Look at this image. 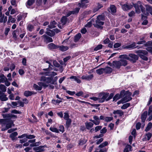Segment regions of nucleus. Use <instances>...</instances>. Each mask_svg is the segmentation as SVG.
<instances>
[{"label": "nucleus", "mask_w": 152, "mask_h": 152, "mask_svg": "<svg viewBox=\"0 0 152 152\" xmlns=\"http://www.w3.org/2000/svg\"><path fill=\"white\" fill-rule=\"evenodd\" d=\"M133 4L135 8V11L137 13L139 14L140 12V8L142 12H143V13H145V8L141 4L140 1H138L137 3L135 4Z\"/></svg>", "instance_id": "obj_1"}, {"label": "nucleus", "mask_w": 152, "mask_h": 152, "mask_svg": "<svg viewBox=\"0 0 152 152\" xmlns=\"http://www.w3.org/2000/svg\"><path fill=\"white\" fill-rule=\"evenodd\" d=\"M104 20V16L102 15H98L96 20V24L94 25V26L99 28L100 26L103 25L104 22L103 21Z\"/></svg>", "instance_id": "obj_2"}, {"label": "nucleus", "mask_w": 152, "mask_h": 152, "mask_svg": "<svg viewBox=\"0 0 152 152\" xmlns=\"http://www.w3.org/2000/svg\"><path fill=\"white\" fill-rule=\"evenodd\" d=\"M132 93L128 91H126V94L124 97L123 98L122 101L123 103L128 102L132 99L131 97Z\"/></svg>", "instance_id": "obj_3"}, {"label": "nucleus", "mask_w": 152, "mask_h": 152, "mask_svg": "<svg viewBox=\"0 0 152 152\" xmlns=\"http://www.w3.org/2000/svg\"><path fill=\"white\" fill-rule=\"evenodd\" d=\"M138 56L135 54L130 53L129 55L128 60L131 62L133 63L136 62L138 60Z\"/></svg>", "instance_id": "obj_4"}, {"label": "nucleus", "mask_w": 152, "mask_h": 152, "mask_svg": "<svg viewBox=\"0 0 152 152\" xmlns=\"http://www.w3.org/2000/svg\"><path fill=\"white\" fill-rule=\"evenodd\" d=\"M53 79V78L52 77H46L42 76L41 77L40 80L46 83L52 84V81Z\"/></svg>", "instance_id": "obj_5"}, {"label": "nucleus", "mask_w": 152, "mask_h": 152, "mask_svg": "<svg viewBox=\"0 0 152 152\" xmlns=\"http://www.w3.org/2000/svg\"><path fill=\"white\" fill-rule=\"evenodd\" d=\"M89 2V0H81L78 4V5L80 7L85 8L88 7Z\"/></svg>", "instance_id": "obj_6"}, {"label": "nucleus", "mask_w": 152, "mask_h": 152, "mask_svg": "<svg viewBox=\"0 0 152 152\" xmlns=\"http://www.w3.org/2000/svg\"><path fill=\"white\" fill-rule=\"evenodd\" d=\"M5 125L6 126H4L1 128V130L2 131H5V130L11 128L12 126H14L13 122L12 121H10L7 123L6 122Z\"/></svg>", "instance_id": "obj_7"}, {"label": "nucleus", "mask_w": 152, "mask_h": 152, "mask_svg": "<svg viewBox=\"0 0 152 152\" xmlns=\"http://www.w3.org/2000/svg\"><path fill=\"white\" fill-rule=\"evenodd\" d=\"M100 98H99V102L100 103H102L105 100L106 101L107 98L108 96V94L107 93H103L100 94Z\"/></svg>", "instance_id": "obj_8"}, {"label": "nucleus", "mask_w": 152, "mask_h": 152, "mask_svg": "<svg viewBox=\"0 0 152 152\" xmlns=\"http://www.w3.org/2000/svg\"><path fill=\"white\" fill-rule=\"evenodd\" d=\"M135 47V42H133L132 43L129 45L126 46H123L122 48L124 49H129V50H132L134 49V47Z\"/></svg>", "instance_id": "obj_9"}, {"label": "nucleus", "mask_w": 152, "mask_h": 152, "mask_svg": "<svg viewBox=\"0 0 152 152\" xmlns=\"http://www.w3.org/2000/svg\"><path fill=\"white\" fill-rule=\"evenodd\" d=\"M42 37L44 38V41L46 43H48L49 42H52L53 41V40L51 37L45 34L43 35Z\"/></svg>", "instance_id": "obj_10"}, {"label": "nucleus", "mask_w": 152, "mask_h": 152, "mask_svg": "<svg viewBox=\"0 0 152 152\" xmlns=\"http://www.w3.org/2000/svg\"><path fill=\"white\" fill-rule=\"evenodd\" d=\"M59 46L56 45L53 43H50L48 45V48L51 50H53L58 48Z\"/></svg>", "instance_id": "obj_11"}, {"label": "nucleus", "mask_w": 152, "mask_h": 152, "mask_svg": "<svg viewBox=\"0 0 152 152\" xmlns=\"http://www.w3.org/2000/svg\"><path fill=\"white\" fill-rule=\"evenodd\" d=\"M7 20V17L4 16V14H3L2 12H0V23H6Z\"/></svg>", "instance_id": "obj_12"}, {"label": "nucleus", "mask_w": 152, "mask_h": 152, "mask_svg": "<svg viewBox=\"0 0 152 152\" xmlns=\"http://www.w3.org/2000/svg\"><path fill=\"white\" fill-rule=\"evenodd\" d=\"M132 6L131 4H125L122 5V7L124 11H127L131 9L132 7Z\"/></svg>", "instance_id": "obj_13"}, {"label": "nucleus", "mask_w": 152, "mask_h": 152, "mask_svg": "<svg viewBox=\"0 0 152 152\" xmlns=\"http://www.w3.org/2000/svg\"><path fill=\"white\" fill-rule=\"evenodd\" d=\"M135 53L137 54L140 57V54H141L142 56L147 55L148 52L145 50H139L135 51Z\"/></svg>", "instance_id": "obj_14"}, {"label": "nucleus", "mask_w": 152, "mask_h": 152, "mask_svg": "<svg viewBox=\"0 0 152 152\" xmlns=\"http://www.w3.org/2000/svg\"><path fill=\"white\" fill-rule=\"evenodd\" d=\"M110 11H109V12H110L112 14L115 13L116 12V7L114 5H110Z\"/></svg>", "instance_id": "obj_15"}, {"label": "nucleus", "mask_w": 152, "mask_h": 152, "mask_svg": "<svg viewBox=\"0 0 152 152\" xmlns=\"http://www.w3.org/2000/svg\"><path fill=\"white\" fill-rule=\"evenodd\" d=\"M93 76H94L93 74L89 75H83L82 77L81 78L83 80H90L93 78Z\"/></svg>", "instance_id": "obj_16"}, {"label": "nucleus", "mask_w": 152, "mask_h": 152, "mask_svg": "<svg viewBox=\"0 0 152 152\" xmlns=\"http://www.w3.org/2000/svg\"><path fill=\"white\" fill-rule=\"evenodd\" d=\"M113 66L118 69H119L121 65L119 61H114L113 62Z\"/></svg>", "instance_id": "obj_17"}, {"label": "nucleus", "mask_w": 152, "mask_h": 152, "mask_svg": "<svg viewBox=\"0 0 152 152\" xmlns=\"http://www.w3.org/2000/svg\"><path fill=\"white\" fill-rule=\"evenodd\" d=\"M93 118L94 121V124L96 125H98L100 123L99 118L98 116L94 115L93 117Z\"/></svg>", "instance_id": "obj_18"}, {"label": "nucleus", "mask_w": 152, "mask_h": 152, "mask_svg": "<svg viewBox=\"0 0 152 152\" xmlns=\"http://www.w3.org/2000/svg\"><path fill=\"white\" fill-rule=\"evenodd\" d=\"M114 114H117L119 115V116L121 117L124 115V112L122 110H114L113 112Z\"/></svg>", "instance_id": "obj_19"}, {"label": "nucleus", "mask_w": 152, "mask_h": 152, "mask_svg": "<svg viewBox=\"0 0 152 152\" xmlns=\"http://www.w3.org/2000/svg\"><path fill=\"white\" fill-rule=\"evenodd\" d=\"M148 112L147 111L144 112L141 115V119L142 121L144 123L145 120L147 115Z\"/></svg>", "instance_id": "obj_20"}, {"label": "nucleus", "mask_w": 152, "mask_h": 152, "mask_svg": "<svg viewBox=\"0 0 152 152\" xmlns=\"http://www.w3.org/2000/svg\"><path fill=\"white\" fill-rule=\"evenodd\" d=\"M7 80L6 76L3 74H0V83H4Z\"/></svg>", "instance_id": "obj_21"}, {"label": "nucleus", "mask_w": 152, "mask_h": 152, "mask_svg": "<svg viewBox=\"0 0 152 152\" xmlns=\"http://www.w3.org/2000/svg\"><path fill=\"white\" fill-rule=\"evenodd\" d=\"M13 35V38L15 40H16L17 39V37L19 34L18 30H14L12 33Z\"/></svg>", "instance_id": "obj_22"}, {"label": "nucleus", "mask_w": 152, "mask_h": 152, "mask_svg": "<svg viewBox=\"0 0 152 152\" xmlns=\"http://www.w3.org/2000/svg\"><path fill=\"white\" fill-rule=\"evenodd\" d=\"M58 48H59V50H60L62 52H64L68 50L69 49V47L68 46H64L62 45L61 46H59Z\"/></svg>", "instance_id": "obj_23"}, {"label": "nucleus", "mask_w": 152, "mask_h": 152, "mask_svg": "<svg viewBox=\"0 0 152 152\" xmlns=\"http://www.w3.org/2000/svg\"><path fill=\"white\" fill-rule=\"evenodd\" d=\"M104 73H110L112 71V69L109 66L106 67L105 68H104Z\"/></svg>", "instance_id": "obj_24"}, {"label": "nucleus", "mask_w": 152, "mask_h": 152, "mask_svg": "<svg viewBox=\"0 0 152 152\" xmlns=\"http://www.w3.org/2000/svg\"><path fill=\"white\" fill-rule=\"evenodd\" d=\"M35 0H28L26 3V6L28 7L29 8V7L32 5L34 3Z\"/></svg>", "instance_id": "obj_25"}, {"label": "nucleus", "mask_w": 152, "mask_h": 152, "mask_svg": "<svg viewBox=\"0 0 152 152\" xmlns=\"http://www.w3.org/2000/svg\"><path fill=\"white\" fill-rule=\"evenodd\" d=\"M132 146L129 145H127L124 149V152H129V151H131Z\"/></svg>", "instance_id": "obj_26"}, {"label": "nucleus", "mask_w": 152, "mask_h": 152, "mask_svg": "<svg viewBox=\"0 0 152 152\" xmlns=\"http://www.w3.org/2000/svg\"><path fill=\"white\" fill-rule=\"evenodd\" d=\"M8 99V98L6 97V95L4 94H3L0 95V100L2 101H6Z\"/></svg>", "instance_id": "obj_27"}, {"label": "nucleus", "mask_w": 152, "mask_h": 152, "mask_svg": "<svg viewBox=\"0 0 152 152\" xmlns=\"http://www.w3.org/2000/svg\"><path fill=\"white\" fill-rule=\"evenodd\" d=\"M145 7L146 11L152 15V7L148 5H145Z\"/></svg>", "instance_id": "obj_28"}, {"label": "nucleus", "mask_w": 152, "mask_h": 152, "mask_svg": "<svg viewBox=\"0 0 152 152\" xmlns=\"http://www.w3.org/2000/svg\"><path fill=\"white\" fill-rule=\"evenodd\" d=\"M86 128L88 129H89L92 128L94 125V124L91 122L86 123H85Z\"/></svg>", "instance_id": "obj_29"}, {"label": "nucleus", "mask_w": 152, "mask_h": 152, "mask_svg": "<svg viewBox=\"0 0 152 152\" xmlns=\"http://www.w3.org/2000/svg\"><path fill=\"white\" fill-rule=\"evenodd\" d=\"M61 21L63 25H64L65 24L67 21L66 17L65 16H63L61 18Z\"/></svg>", "instance_id": "obj_30"}, {"label": "nucleus", "mask_w": 152, "mask_h": 152, "mask_svg": "<svg viewBox=\"0 0 152 152\" xmlns=\"http://www.w3.org/2000/svg\"><path fill=\"white\" fill-rule=\"evenodd\" d=\"M152 128V123L150 122L147 124V126L145 130V131L147 132L149 131Z\"/></svg>", "instance_id": "obj_31"}, {"label": "nucleus", "mask_w": 152, "mask_h": 152, "mask_svg": "<svg viewBox=\"0 0 152 152\" xmlns=\"http://www.w3.org/2000/svg\"><path fill=\"white\" fill-rule=\"evenodd\" d=\"M121 66H125L127 64V61L124 59H121L120 61Z\"/></svg>", "instance_id": "obj_32"}, {"label": "nucleus", "mask_w": 152, "mask_h": 152, "mask_svg": "<svg viewBox=\"0 0 152 152\" xmlns=\"http://www.w3.org/2000/svg\"><path fill=\"white\" fill-rule=\"evenodd\" d=\"M18 134V133L17 132H14L10 134V137L12 140H14L15 139V137Z\"/></svg>", "instance_id": "obj_33"}, {"label": "nucleus", "mask_w": 152, "mask_h": 152, "mask_svg": "<svg viewBox=\"0 0 152 152\" xmlns=\"http://www.w3.org/2000/svg\"><path fill=\"white\" fill-rule=\"evenodd\" d=\"M81 36V35L80 33H78L76 35L75 37L74 42H77L80 38Z\"/></svg>", "instance_id": "obj_34"}, {"label": "nucleus", "mask_w": 152, "mask_h": 152, "mask_svg": "<svg viewBox=\"0 0 152 152\" xmlns=\"http://www.w3.org/2000/svg\"><path fill=\"white\" fill-rule=\"evenodd\" d=\"M70 79H72L73 80H75L78 83H81V80L75 76H72L70 77Z\"/></svg>", "instance_id": "obj_35"}, {"label": "nucleus", "mask_w": 152, "mask_h": 152, "mask_svg": "<svg viewBox=\"0 0 152 152\" xmlns=\"http://www.w3.org/2000/svg\"><path fill=\"white\" fill-rule=\"evenodd\" d=\"M96 72L99 75H102L104 73V68H101L97 69L96 70Z\"/></svg>", "instance_id": "obj_36"}, {"label": "nucleus", "mask_w": 152, "mask_h": 152, "mask_svg": "<svg viewBox=\"0 0 152 152\" xmlns=\"http://www.w3.org/2000/svg\"><path fill=\"white\" fill-rule=\"evenodd\" d=\"M66 120V128H68L71 124L72 120L70 118Z\"/></svg>", "instance_id": "obj_37"}, {"label": "nucleus", "mask_w": 152, "mask_h": 152, "mask_svg": "<svg viewBox=\"0 0 152 152\" xmlns=\"http://www.w3.org/2000/svg\"><path fill=\"white\" fill-rule=\"evenodd\" d=\"M34 29V26L31 24H29L27 27V29L28 30L30 31H32Z\"/></svg>", "instance_id": "obj_38"}, {"label": "nucleus", "mask_w": 152, "mask_h": 152, "mask_svg": "<svg viewBox=\"0 0 152 152\" xmlns=\"http://www.w3.org/2000/svg\"><path fill=\"white\" fill-rule=\"evenodd\" d=\"M33 94V93L32 91H26L24 92V95L26 97H28L31 96Z\"/></svg>", "instance_id": "obj_39"}, {"label": "nucleus", "mask_w": 152, "mask_h": 152, "mask_svg": "<svg viewBox=\"0 0 152 152\" xmlns=\"http://www.w3.org/2000/svg\"><path fill=\"white\" fill-rule=\"evenodd\" d=\"M45 33L50 37L53 36L55 35V31L51 30H50V31H46Z\"/></svg>", "instance_id": "obj_40"}, {"label": "nucleus", "mask_w": 152, "mask_h": 152, "mask_svg": "<svg viewBox=\"0 0 152 152\" xmlns=\"http://www.w3.org/2000/svg\"><path fill=\"white\" fill-rule=\"evenodd\" d=\"M33 87L36 91H41L42 89V87L39 86L36 84H34Z\"/></svg>", "instance_id": "obj_41"}, {"label": "nucleus", "mask_w": 152, "mask_h": 152, "mask_svg": "<svg viewBox=\"0 0 152 152\" xmlns=\"http://www.w3.org/2000/svg\"><path fill=\"white\" fill-rule=\"evenodd\" d=\"M56 24V22L54 20L50 22V24L48 25V26L50 28H52L55 27V25Z\"/></svg>", "instance_id": "obj_42"}, {"label": "nucleus", "mask_w": 152, "mask_h": 152, "mask_svg": "<svg viewBox=\"0 0 152 152\" xmlns=\"http://www.w3.org/2000/svg\"><path fill=\"white\" fill-rule=\"evenodd\" d=\"M16 21V19L12 17V16L10 15L9 17L8 20V23L11 22L12 23H14Z\"/></svg>", "instance_id": "obj_43"}, {"label": "nucleus", "mask_w": 152, "mask_h": 152, "mask_svg": "<svg viewBox=\"0 0 152 152\" xmlns=\"http://www.w3.org/2000/svg\"><path fill=\"white\" fill-rule=\"evenodd\" d=\"M6 120L5 119H0V124H1L2 127L4 126L6 124Z\"/></svg>", "instance_id": "obj_44"}, {"label": "nucleus", "mask_w": 152, "mask_h": 152, "mask_svg": "<svg viewBox=\"0 0 152 152\" xmlns=\"http://www.w3.org/2000/svg\"><path fill=\"white\" fill-rule=\"evenodd\" d=\"M37 84L39 86L42 87L43 86L45 88L48 87V85H47L45 83L40 82H38Z\"/></svg>", "instance_id": "obj_45"}, {"label": "nucleus", "mask_w": 152, "mask_h": 152, "mask_svg": "<svg viewBox=\"0 0 152 152\" xmlns=\"http://www.w3.org/2000/svg\"><path fill=\"white\" fill-rule=\"evenodd\" d=\"M103 6L102 4H98L97 6L93 10V12H96L98 10L100 9Z\"/></svg>", "instance_id": "obj_46"}, {"label": "nucleus", "mask_w": 152, "mask_h": 152, "mask_svg": "<svg viewBox=\"0 0 152 152\" xmlns=\"http://www.w3.org/2000/svg\"><path fill=\"white\" fill-rule=\"evenodd\" d=\"M108 144V142L107 141H105L101 144L100 145H99L98 146V148H104L105 146H107Z\"/></svg>", "instance_id": "obj_47"}, {"label": "nucleus", "mask_w": 152, "mask_h": 152, "mask_svg": "<svg viewBox=\"0 0 152 152\" xmlns=\"http://www.w3.org/2000/svg\"><path fill=\"white\" fill-rule=\"evenodd\" d=\"M119 58L121 59H126L128 60L129 58V55H127L126 54H123L120 55L119 56Z\"/></svg>", "instance_id": "obj_48"}, {"label": "nucleus", "mask_w": 152, "mask_h": 152, "mask_svg": "<svg viewBox=\"0 0 152 152\" xmlns=\"http://www.w3.org/2000/svg\"><path fill=\"white\" fill-rule=\"evenodd\" d=\"M0 90L3 92H5L7 90V87L3 84H0Z\"/></svg>", "instance_id": "obj_49"}, {"label": "nucleus", "mask_w": 152, "mask_h": 152, "mask_svg": "<svg viewBox=\"0 0 152 152\" xmlns=\"http://www.w3.org/2000/svg\"><path fill=\"white\" fill-rule=\"evenodd\" d=\"M130 104L129 103H126L124 104L121 107V108L122 109H124L127 108L130 106Z\"/></svg>", "instance_id": "obj_50"}, {"label": "nucleus", "mask_w": 152, "mask_h": 152, "mask_svg": "<svg viewBox=\"0 0 152 152\" xmlns=\"http://www.w3.org/2000/svg\"><path fill=\"white\" fill-rule=\"evenodd\" d=\"M69 37L68 38L64 40L62 42V44L65 45V44L69 45L71 41L69 40Z\"/></svg>", "instance_id": "obj_51"}, {"label": "nucleus", "mask_w": 152, "mask_h": 152, "mask_svg": "<svg viewBox=\"0 0 152 152\" xmlns=\"http://www.w3.org/2000/svg\"><path fill=\"white\" fill-rule=\"evenodd\" d=\"M3 117L4 118H7L8 119H10V114H5L2 115Z\"/></svg>", "instance_id": "obj_52"}, {"label": "nucleus", "mask_w": 152, "mask_h": 152, "mask_svg": "<svg viewBox=\"0 0 152 152\" xmlns=\"http://www.w3.org/2000/svg\"><path fill=\"white\" fill-rule=\"evenodd\" d=\"M113 119V118L112 117H106L104 121L107 122L110 121Z\"/></svg>", "instance_id": "obj_53"}, {"label": "nucleus", "mask_w": 152, "mask_h": 152, "mask_svg": "<svg viewBox=\"0 0 152 152\" xmlns=\"http://www.w3.org/2000/svg\"><path fill=\"white\" fill-rule=\"evenodd\" d=\"M50 129L51 131L56 133H59L58 130L56 128L50 127Z\"/></svg>", "instance_id": "obj_54"}, {"label": "nucleus", "mask_w": 152, "mask_h": 152, "mask_svg": "<svg viewBox=\"0 0 152 152\" xmlns=\"http://www.w3.org/2000/svg\"><path fill=\"white\" fill-rule=\"evenodd\" d=\"M121 97L119 94H117L113 98V101H116Z\"/></svg>", "instance_id": "obj_55"}, {"label": "nucleus", "mask_w": 152, "mask_h": 152, "mask_svg": "<svg viewBox=\"0 0 152 152\" xmlns=\"http://www.w3.org/2000/svg\"><path fill=\"white\" fill-rule=\"evenodd\" d=\"M80 8L78 7L76 8L72 11L73 14H77L79 12Z\"/></svg>", "instance_id": "obj_56"}, {"label": "nucleus", "mask_w": 152, "mask_h": 152, "mask_svg": "<svg viewBox=\"0 0 152 152\" xmlns=\"http://www.w3.org/2000/svg\"><path fill=\"white\" fill-rule=\"evenodd\" d=\"M86 142V140L85 139H83L82 140H80L79 141V145H83Z\"/></svg>", "instance_id": "obj_57"}, {"label": "nucleus", "mask_w": 152, "mask_h": 152, "mask_svg": "<svg viewBox=\"0 0 152 152\" xmlns=\"http://www.w3.org/2000/svg\"><path fill=\"white\" fill-rule=\"evenodd\" d=\"M58 130L62 133L64 132V126L63 125L60 126Z\"/></svg>", "instance_id": "obj_58"}, {"label": "nucleus", "mask_w": 152, "mask_h": 152, "mask_svg": "<svg viewBox=\"0 0 152 152\" xmlns=\"http://www.w3.org/2000/svg\"><path fill=\"white\" fill-rule=\"evenodd\" d=\"M152 134L150 132H148L145 134V136L147 137L148 140H149L152 137Z\"/></svg>", "instance_id": "obj_59"}, {"label": "nucleus", "mask_w": 152, "mask_h": 152, "mask_svg": "<svg viewBox=\"0 0 152 152\" xmlns=\"http://www.w3.org/2000/svg\"><path fill=\"white\" fill-rule=\"evenodd\" d=\"M64 119L65 120H67L69 119V114L66 112L64 113Z\"/></svg>", "instance_id": "obj_60"}, {"label": "nucleus", "mask_w": 152, "mask_h": 152, "mask_svg": "<svg viewBox=\"0 0 152 152\" xmlns=\"http://www.w3.org/2000/svg\"><path fill=\"white\" fill-rule=\"evenodd\" d=\"M102 45H99L94 48V50L95 51H97L102 49Z\"/></svg>", "instance_id": "obj_61"}, {"label": "nucleus", "mask_w": 152, "mask_h": 152, "mask_svg": "<svg viewBox=\"0 0 152 152\" xmlns=\"http://www.w3.org/2000/svg\"><path fill=\"white\" fill-rule=\"evenodd\" d=\"M11 3L12 5L15 7L17 6V3L16 0H11Z\"/></svg>", "instance_id": "obj_62"}, {"label": "nucleus", "mask_w": 152, "mask_h": 152, "mask_svg": "<svg viewBox=\"0 0 152 152\" xmlns=\"http://www.w3.org/2000/svg\"><path fill=\"white\" fill-rule=\"evenodd\" d=\"M152 45V42L151 41H148L147 42H146L144 45L145 47H148L151 46Z\"/></svg>", "instance_id": "obj_63"}, {"label": "nucleus", "mask_w": 152, "mask_h": 152, "mask_svg": "<svg viewBox=\"0 0 152 152\" xmlns=\"http://www.w3.org/2000/svg\"><path fill=\"white\" fill-rule=\"evenodd\" d=\"M126 94V91L124 90H123L121 91L120 94H119L121 97L125 96V94Z\"/></svg>", "instance_id": "obj_64"}]
</instances>
